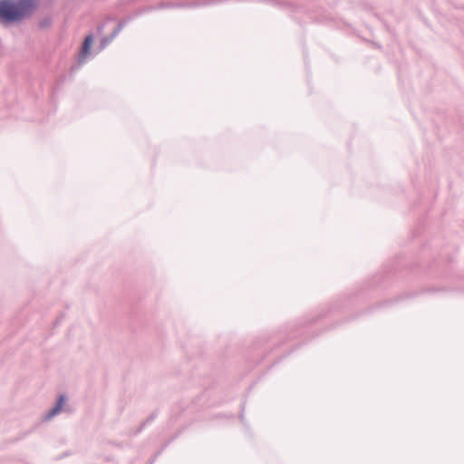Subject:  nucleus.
<instances>
[{"label":"nucleus","mask_w":464,"mask_h":464,"mask_svg":"<svg viewBox=\"0 0 464 464\" xmlns=\"http://www.w3.org/2000/svg\"><path fill=\"white\" fill-rule=\"evenodd\" d=\"M34 6V0H3L0 2V20L18 22L30 15Z\"/></svg>","instance_id":"nucleus-1"},{"label":"nucleus","mask_w":464,"mask_h":464,"mask_svg":"<svg viewBox=\"0 0 464 464\" xmlns=\"http://www.w3.org/2000/svg\"><path fill=\"white\" fill-rule=\"evenodd\" d=\"M66 401V398L64 395H61L58 399V401L56 403V405L53 407V409H52L45 416V420H50L51 418H53V416H55L56 414H58L62 410H63V407Z\"/></svg>","instance_id":"nucleus-2"},{"label":"nucleus","mask_w":464,"mask_h":464,"mask_svg":"<svg viewBox=\"0 0 464 464\" xmlns=\"http://www.w3.org/2000/svg\"><path fill=\"white\" fill-rule=\"evenodd\" d=\"M92 44V35L86 36L84 39L83 44H82V56H86L89 53Z\"/></svg>","instance_id":"nucleus-3"}]
</instances>
